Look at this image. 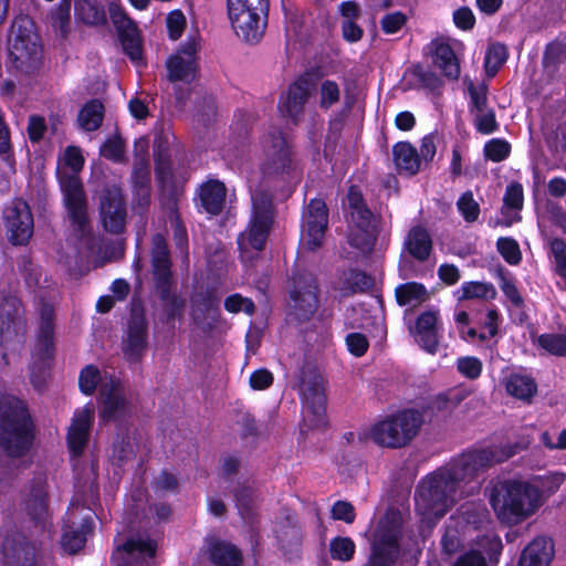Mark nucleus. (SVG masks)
<instances>
[{
	"label": "nucleus",
	"mask_w": 566,
	"mask_h": 566,
	"mask_svg": "<svg viewBox=\"0 0 566 566\" xmlns=\"http://www.w3.org/2000/svg\"><path fill=\"white\" fill-rule=\"evenodd\" d=\"M531 439L522 438L502 447L473 450L463 453L449 467L423 479L415 494L416 510L429 524L442 517L458 499L480 491L479 476L489 468L502 463L525 450Z\"/></svg>",
	"instance_id": "f257e3e1"
},
{
	"label": "nucleus",
	"mask_w": 566,
	"mask_h": 566,
	"mask_svg": "<svg viewBox=\"0 0 566 566\" xmlns=\"http://www.w3.org/2000/svg\"><path fill=\"white\" fill-rule=\"evenodd\" d=\"M32 422L23 401L15 397L0 399V474L11 471V463L23 457L32 442Z\"/></svg>",
	"instance_id": "f03ea898"
},
{
	"label": "nucleus",
	"mask_w": 566,
	"mask_h": 566,
	"mask_svg": "<svg viewBox=\"0 0 566 566\" xmlns=\"http://www.w3.org/2000/svg\"><path fill=\"white\" fill-rule=\"evenodd\" d=\"M486 490L495 515L510 525L528 518L542 505L538 488L525 481H492Z\"/></svg>",
	"instance_id": "7ed1b4c3"
},
{
	"label": "nucleus",
	"mask_w": 566,
	"mask_h": 566,
	"mask_svg": "<svg viewBox=\"0 0 566 566\" xmlns=\"http://www.w3.org/2000/svg\"><path fill=\"white\" fill-rule=\"evenodd\" d=\"M64 163L72 170L71 172L62 171L59 176L64 205L74 231L83 238L91 233V226L86 195L77 175L84 166L81 149L76 146H67L64 151Z\"/></svg>",
	"instance_id": "20e7f679"
},
{
	"label": "nucleus",
	"mask_w": 566,
	"mask_h": 566,
	"mask_svg": "<svg viewBox=\"0 0 566 566\" xmlns=\"http://www.w3.org/2000/svg\"><path fill=\"white\" fill-rule=\"evenodd\" d=\"M9 60L12 66L23 73L38 71L43 62V45L33 20L19 15L12 21L8 35Z\"/></svg>",
	"instance_id": "39448f33"
},
{
	"label": "nucleus",
	"mask_w": 566,
	"mask_h": 566,
	"mask_svg": "<svg viewBox=\"0 0 566 566\" xmlns=\"http://www.w3.org/2000/svg\"><path fill=\"white\" fill-rule=\"evenodd\" d=\"M423 423L424 410L402 409L374 423L368 431V437L380 447L400 449L419 434Z\"/></svg>",
	"instance_id": "423d86ee"
},
{
	"label": "nucleus",
	"mask_w": 566,
	"mask_h": 566,
	"mask_svg": "<svg viewBox=\"0 0 566 566\" xmlns=\"http://www.w3.org/2000/svg\"><path fill=\"white\" fill-rule=\"evenodd\" d=\"M268 7V0H227L228 17L239 39L250 44L262 39Z\"/></svg>",
	"instance_id": "0eeeda50"
},
{
	"label": "nucleus",
	"mask_w": 566,
	"mask_h": 566,
	"mask_svg": "<svg viewBox=\"0 0 566 566\" xmlns=\"http://www.w3.org/2000/svg\"><path fill=\"white\" fill-rule=\"evenodd\" d=\"M252 208L249 228L238 238V244L243 252L249 248L262 250L273 223L274 212L270 195L264 191L255 192L252 196Z\"/></svg>",
	"instance_id": "6e6552de"
},
{
	"label": "nucleus",
	"mask_w": 566,
	"mask_h": 566,
	"mask_svg": "<svg viewBox=\"0 0 566 566\" xmlns=\"http://www.w3.org/2000/svg\"><path fill=\"white\" fill-rule=\"evenodd\" d=\"M300 391L304 401V423L308 428L325 424V387L323 377L312 366L303 367L300 377Z\"/></svg>",
	"instance_id": "1a4fd4ad"
},
{
	"label": "nucleus",
	"mask_w": 566,
	"mask_h": 566,
	"mask_svg": "<svg viewBox=\"0 0 566 566\" xmlns=\"http://www.w3.org/2000/svg\"><path fill=\"white\" fill-rule=\"evenodd\" d=\"M401 524V515L396 511L387 512L384 518L380 520L368 566H391L398 554Z\"/></svg>",
	"instance_id": "9d476101"
},
{
	"label": "nucleus",
	"mask_w": 566,
	"mask_h": 566,
	"mask_svg": "<svg viewBox=\"0 0 566 566\" xmlns=\"http://www.w3.org/2000/svg\"><path fill=\"white\" fill-rule=\"evenodd\" d=\"M54 310L50 304H42L40 308V331L34 352V363L31 367V381L40 389L45 380L46 360L53 356Z\"/></svg>",
	"instance_id": "9b49d317"
},
{
	"label": "nucleus",
	"mask_w": 566,
	"mask_h": 566,
	"mask_svg": "<svg viewBox=\"0 0 566 566\" xmlns=\"http://www.w3.org/2000/svg\"><path fill=\"white\" fill-rule=\"evenodd\" d=\"M264 176H283L294 172L293 153L282 132L270 130L262 140Z\"/></svg>",
	"instance_id": "f8f14e48"
},
{
	"label": "nucleus",
	"mask_w": 566,
	"mask_h": 566,
	"mask_svg": "<svg viewBox=\"0 0 566 566\" xmlns=\"http://www.w3.org/2000/svg\"><path fill=\"white\" fill-rule=\"evenodd\" d=\"M289 307V315L298 322H306L315 314L318 308V287L312 273L302 272L294 276Z\"/></svg>",
	"instance_id": "ddd939ff"
},
{
	"label": "nucleus",
	"mask_w": 566,
	"mask_h": 566,
	"mask_svg": "<svg viewBox=\"0 0 566 566\" xmlns=\"http://www.w3.org/2000/svg\"><path fill=\"white\" fill-rule=\"evenodd\" d=\"M101 410L99 417L105 422H120L133 412V406L127 398L122 382L113 377L99 385Z\"/></svg>",
	"instance_id": "4468645a"
},
{
	"label": "nucleus",
	"mask_w": 566,
	"mask_h": 566,
	"mask_svg": "<svg viewBox=\"0 0 566 566\" xmlns=\"http://www.w3.org/2000/svg\"><path fill=\"white\" fill-rule=\"evenodd\" d=\"M99 217L107 232L113 234L124 232L127 209L122 189L118 186H107L102 190L99 196Z\"/></svg>",
	"instance_id": "2eb2a0df"
},
{
	"label": "nucleus",
	"mask_w": 566,
	"mask_h": 566,
	"mask_svg": "<svg viewBox=\"0 0 566 566\" xmlns=\"http://www.w3.org/2000/svg\"><path fill=\"white\" fill-rule=\"evenodd\" d=\"M147 322L144 311L134 307L128 319L127 333L122 342V350L129 363H139L147 348Z\"/></svg>",
	"instance_id": "dca6fc26"
},
{
	"label": "nucleus",
	"mask_w": 566,
	"mask_h": 566,
	"mask_svg": "<svg viewBox=\"0 0 566 566\" xmlns=\"http://www.w3.org/2000/svg\"><path fill=\"white\" fill-rule=\"evenodd\" d=\"M157 549L155 541L137 536L118 545L113 554L115 566H151Z\"/></svg>",
	"instance_id": "f3484780"
},
{
	"label": "nucleus",
	"mask_w": 566,
	"mask_h": 566,
	"mask_svg": "<svg viewBox=\"0 0 566 566\" xmlns=\"http://www.w3.org/2000/svg\"><path fill=\"white\" fill-rule=\"evenodd\" d=\"M328 224V209L321 199H312L303 214V240L314 251L322 247Z\"/></svg>",
	"instance_id": "a211bd4d"
},
{
	"label": "nucleus",
	"mask_w": 566,
	"mask_h": 566,
	"mask_svg": "<svg viewBox=\"0 0 566 566\" xmlns=\"http://www.w3.org/2000/svg\"><path fill=\"white\" fill-rule=\"evenodd\" d=\"M199 41L196 38L187 40L178 52L170 56L166 63L168 80L170 82H191L197 72V52Z\"/></svg>",
	"instance_id": "6ab92c4d"
},
{
	"label": "nucleus",
	"mask_w": 566,
	"mask_h": 566,
	"mask_svg": "<svg viewBox=\"0 0 566 566\" xmlns=\"http://www.w3.org/2000/svg\"><path fill=\"white\" fill-rule=\"evenodd\" d=\"M149 262L156 289L167 292V286L172 284L171 258L165 237L156 233L151 238L149 249Z\"/></svg>",
	"instance_id": "aec40b11"
},
{
	"label": "nucleus",
	"mask_w": 566,
	"mask_h": 566,
	"mask_svg": "<svg viewBox=\"0 0 566 566\" xmlns=\"http://www.w3.org/2000/svg\"><path fill=\"white\" fill-rule=\"evenodd\" d=\"M6 228L13 244H25L33 233V217L28 203L15 200L6 209Z\"/></svg>",
	"instance_id": "412c9836"
},
{
	"label": "nucleus",
	"mask_w": 566,
	"mask_h": 566,
	"mask_svg": "<svg viewBox=\"0 0 566 566\" xmlns=\"http://www.w3.org/2000/svg\"><path fill=\"white\" fill-rule=\"evenodd\" d=\"M314 91L313 83L307 77H300L291 84L280 98V112L297 123L304 113L305 104Z\"/></svg>",
	"instance_id": "4be33fe9"
},
{
	"label": "nucleus",
	"mask_w": 566,
	"mask_h": 566,
	"mask_svg": "<svg viewBox=\"0 0 566 566\" xmlns=\"http://www.w3.org/2000/svg\"><path fill=\"white\" fill-rule=\"evenodd\" d=\"M25 333V319L20 300L15 296L4 297L0 305V336L2 342H10Z\"/></svg>",
	"instance_id": "5701e85b"
},
{
	"label": "nucleus",
	"mask_w": 566,
	"mask_h": 566,
	"mask_svg": "<svg viewBox=\"0 0 566 566\" xmlns=\"http://www.w3.org/2000/svg\"><path fill=\"white\" fill-rule=\"evenodd\" d=\"M438 319V312L426 311L417 317L415 324L408 326L416 343L430 354H436L439 347Z\"/></svg>",
	"instance_id": "b1692460"
},
{
	"label": "nucleus",
	"mask_w": 566,
	"mask_h": 566,
	"mask_svg": "<svg viewBox=\"0 0 566 566\" xmlns=\"http://www.w3.org/2000/svg\"><path fill=\"white\" fill-rule=\"evenodd\" d=\"M2 554L8 566H32L35 559V547L23 534H8L2 543Z\"/></svg>",
	"instance_id": "393cba45"
},
{
	"label": "nucleus",
	"mask_w": 566,
	"mask_h": 566,
	"mask_svg": "<svg viewBox=\"0 0 566 566\" xmlns=\"http://www.w3.org/2000/svg\"><path fill=\"white\" fill-rule=\"evenodd\" d=\"M94 413L93 406H85L72 420L67 432V444L74 457L81 455L88 442Z\"/></svg>",
	"instance_id": "a878e982"
},
{
	"label": "nucleus",
	"mask_w": 566,
	"mask_h": 566,
	"mask_svg": "<svg viewBox=\"0 0 566 566\" xmlns=\"http://www.w3.org/2000/svg\"><path fill=\"white\" fill-rule=\"evenodd\" d=\"M191 316L201 328H211L219 316V301L211 292L197 293L191 300Z\"/></svg>",
	"instance_id": "bb28decb"
},
{
	"label": "nucleus",
	"mask_w": 566,
	"mask_h": 566,
	"mask_svg": "<svg viewBox=\"0 0 566 566\" xmlns=\"http://www.w3.org/2000/svg\"><path fill=\"white\" fill-rule=\"evenodd\" d=\"M554 554V543L551 538L536 537L522 552L518 566H548Z\"/></svg>",
	"instance_id": "cd10ccee"
},
{
	"label": "nucleus",
	"mask_w": 566,
	"mask_h": 566,
	"mask_svg": "<svg viewBox=\"0 0 566 566\" xmlns=\"http://www.w3.org/2000/svg\"><path fill=\"white\" fill-rule=\"evenodd\" d=\"M25 511L34 522L45 524L49 517V500L46 482L36 479L25 499Z\"/></svg>",
	"instance_id": "c85d7f7f"
},
{
	"label": "nucleus",
	"mask_w": 566,
	"mask_h": 566,
	"mask_svg": "<svg viewBox=\"0 0 566 566\" xmlns=\"http://www.w3.org/2000/svg\"><path fill=\"white\" fill-rule=\"evenodd\" d=\"M226 186L218 180H209L200 187L199 198L205 210L210 214H219L226 203Z\"/></svg>",
	"instance_id": "c756f323"
},
{
	"label": "nucleus",
	"mask_w": 566,
	"mask_h": 566,
	"mask_svg": "<svg viewBox=\"0 0 566 566\" xmlns=\"http://www.w3.org/2000/svg\"><path fill=\"white\" fill-rule=\"evenodd\" d=\"M433 63L444 76L457 80L460 75V64L452 48L442 41L432 42Z\"/></svg>",
	"instance_id": "7c9ffc66"
},
{
	"label": "nucleus",
	"mask_w": 566,
	"mask_h": 566,
	"mask_svg": "<svg viewBox=\"0 0 566 566\" xmlns=\"http://www.w3.org/2000/svg\"><path fill=\"white\" fill-rule=\"evenodd\" d=\"M405 247L418 261H426L432 250V240L428 231L420 226L411 228L407 234Z\"/></svg>",
	"instance_id": "2f4dec72"
},
{
	"label": "nucleus",
	"mask_w": 566,
	"mask_h": 566,
	"mask_svg": "<svg viewBox=\"0 0 566 566\" xmlns=\"http://www.w3.org/2000/svg\"><path fill=\"white\" fill-rule=\"evenodd\" d=\"M504 385L510 396L524 402H531L537 392L535 380L526 375L512 374L505 379Z\"/></svg>",
	"instance_id": "473e14b6"
},
{
	"label": "nucleus",
	"mask_w": 566,
	"mask_h": 566,
	"mask_svg": "<svg viewBox=\"0 0 566 566\" xmlns=\"http://www.w3.org/2000/svg\"><path fill=\"white\" fill-rule=\"evenodd\" d=\"M396 167L400 171L415 175L420 168V157L417 149L407 142L398 143L392 149Z\"/></svg>",
	"instance_id": "72a5a7b5"
},
{
	"label": "nucleus",
	"mask_w": 566,
	"mask_h": 566,
	"mask_svg": "<svg viewBox=\"0 0 566 566\" xmlns=\"http://www.w3.org/2000/svg\"><path fill=\"white\" fill-rule=\"evenodd\" d=\"M210 558L214 566H241L242 554L231 543L218 541L212 544Z\"/></svg>",
	"instance_id": "f704fd0d"
},
{
	"label": "nucleus",
	"mask_w": 566,
	"mask_h": 566,
	"mask_svg": "<svg viewBox=\"0 0 566 566\" xmlns=\"http://www.w3.org/2000/svg\"><path fill=\"white\" fill-rule=\"evenodd\" d=\"M104 118V105L98 99L88 101L80 111L77 123L83 130L98 129Z\"/></svg>",
	"instance_id": "c9c22d12"
},
{
	"label": "nucleus",
	"mask_w": 566,
	"mask_h": 566,
	"mask_svg": "<svg viewBox=\"0 0 566 566\" xmlns=\"http://www.w3.org/2000/svg\"><path fill=\"white\" fill-rule=\"evenodd\" d=\"M397 303L400 306H418L429 297L427 289L417 282H409L396 287Z\"/></svg>",
	"instance_id": "e433bc0d"
},
{
	"label": "nucleus",
	"mask_w": 566,
	"mask_h": 566,
	"mask_svg": "<svg viewBox=\"0 0 566 566\" xmlns=\"http://www.w3.org/2000/svg\"><path fill=\"white\" fill-rule=\"evenodd\" d=\"M566 64V44L563 42H552L546 46L543 56L544 72L553 77L559 71L562 65Z\"/></svg>",
	"instance_id": "4c0bfd02"
},
{
	"label": "nucleus",
	"mask_w": 566,
	"mask_h": 566,
	"mask_svg": "<svg viewBox=\"0 0 566 566\" xmlns=\"http://www.w3.org/2000/svg\"><path fill=\"white\" fill-rule=\"evenodd\" d=\"M75 15L85 24L97 25L106 21L104 9L91 0L75 1Z\"/></svg>",
	"instance_id": "58836bf2"
},
{
	"label": "nucleus",
	"mask_w": 566,
	"mask_h": 566,
	"mask_svg": "<svg viewBox=\"0 0 566 566\" xmlns=\"http://www.w3.org/2000/svg\"><path fill=\"white\" fill-rule=\"evenodd\" d=\"M156 176L161 184H168L172 177V161L166 142L160 140L155 149Z\"/></svg>",
	"instance_id": "ea45409f"
},
{
	"label": "nucleus",
	"mask_w": 566,
	"mask_h": 566,
	"mask_svg": "<svg viewBox=\"0 0 566 566\" xmlns=\"http://www.w3.org/2000/svg\"><path fill=\"white\" fill-rule=\"evenodd\" d=\"M93 530V521L90 517L84 518L78 531H65L62 536V546L70 554L77 553L83 548L86 542V534Z\"/></svg>",
	"instance_id": "a19ab883"
},
{
	"label": "nucleus",
	"mask_w": 566,
	"mask_h": 566,
	"mask_svg": "<svg viewBox=\"0 0 566 566\" xmlns=\"http://www.w3.org/2000/svg\"><path fill=\"white\" fill-rule=\"evenodd\" d=\"M378 234L379 229H357L352 227L348 242L361 252L369 253L376 243Z\"/></svg>",
	"instance_id": "79ce46f5"
},
{
	"label": "nucleus",
	"mask_w": 566,
	"mask_h": 566,
	"mask_svg": "<svg viewBox=\"0 0 566 566\" xmlns=\"http://www.w3.org/2000/svg\"><path fill=\"white\" fill-rule=\"evenodd\" d=\"M71 0H62L51 12V24L55 32L65 38L70 31Z\"/></svg>",
	"instance_id": "37998d69"
},
{
	"label": "nucleus",
	"mask_w": 566,
	"mask_h": 566,
	"mask_svg": "<svg viewBox=\"0 0 566 566\" xmlns=\"http://www.w3.org/2000/svg\"><path fill=\"white\" fill-rule=\"evenodd\" d=\"M371 281L369 276L360 271L350 270L344 273L343 285L340 290L345 295H347L350 293L365 291L369 289Z\"/></svg>",
	"instance_id": "c03bdc74"
},
{
	"label": "nucleus",
	"mask_w": 566,
	"mask_h": 566,
	"mask_svg": "<svg viewBox=\"0 0 566 566\" xmlns=\"http://www.w3.org/2000/svg\"><path fill=\"white\" fill-rule=\"evenodd\" d=\"M507 57L505 45L495 43L492 44L485 55L484 66L485 72L490 77H493L500 67L504 64Z\"/></svg>",
	"instance_id": "a18cd8bd"
},
{
	"label": "nucleus",
	"mask_w": 566,
	"mask_h": 566,
	"mask_svg": "<svg viewBox=\"0 0 566 566\" xmlns=\"http://www.w3.org/2000/svg\"><path fill=\"white\" fill-rule=\"evenodd\" d=\"M171 285L167 286V292L163 293L161 289H156L160 298L165 302V312L167 314V319L171 321L175 318L182 317L185 310V301L176 294L170 293Z\"/></svg>",
	"instance_id": "49530a36"
},
{
	"label": "nucleus",
	"mask_w": 566,
	"mask_h": 566,
	"mask_svg": "<svg viewBox=\"0 0 566 566\" xmlns=\"http://www.w3.org/2000/svg\"><path fill=\"white\" fill-rule=\"evenodd\" d=\"M537 345L555 356H566V335L542 334L537 337Z\"/></svg>",
	"instance_id": "de8ad7c7"
},
{
	"label": "nucleus",
	"mask_w": 566,
	"mask_h": 566,
	"mask_svg": "<svg viewBox=\"0 0 566 566\" xmlns=\"http://www.w3.org/2000/svg\"><path fill=\"white\" fill-rule=\"evenodd\" d=\"M104 380H109V378H102L97 367L88 365L80 374V389L85 395H92L95 391L96 386L98 384L102 385Z\"/></svg>",
	"instance_id": "09e8293b"
},
{
	"label": "nucleus",
	"mask_w": 566,
	"mask_h": 566,
	"mask_svg": "<svg viewBox=\"0 0 566 566\" xmlns=\"http://www.w3.org/2000/svg\"><path fill=\"white\" fill-rule=\"evenodd\" d=\"M457 207L463 219L469 222H475L480 216V205L473 198L472 191H465L457 201Z\"/></svg>",
	"instance_id": "8fccbe9b"
},
{
	"label": "nucleus",
	"mask_w": 566,
	"mask_h": 566,
	"mask_svg": "<svg viewBox=\"0 0 566 566\" xmlns=\"http://www.w3.org/2000/svg\"><path fill=\"white\" fill-rule=\"evenodd\" d=\"M331 556L334 559L348 562L355 553V544L349 537H336L329 544Z\"/></svg>",
	"instance_id": "3c124183"
},
{
	"label": "nucleus",
	"mask_w": 566,
	"mask_h": 566,
	"mask_svg": "<svg viewBox=\"0 0 566 566\" xmlns=\"http://www.w3.org/2000/svg\"><path fill=\"white\" fill-rule=\"evenodd\" d=\"M461 300L469 298H493L496 294L494 287L490 284L481 282H469L465 283L462 289Z\"/></svg>",
	"instance_id": "603ef678"
},
{
	"label": "nucleus",
	"mask_w": 566,
	"mask_h": 566,
	"mask_svg": "<svg viewBox=\"0 0 566 566\" xmlns=\"http://www.w3.org/2000/svg\"><path fill=\"white\" fill-rule=\"evenodd\" d=\"M120 40L124 50L133 61L142 59V46L136 27L122 32Z\"/></svg>",
	"instance_id": "864d4df0"
},
{
	"label": "nucleus",
	"mask_w": 566,
	"mask_h": 566,
	"mask_svg": "<svg viewBox=\"0 0 566 566\" xmlns=\"http://www.w3.org/2000/svg\"><path fill=\"white\" fill-rule=\"evenodd\" d=\"M340 90L339 85L332 80H324L319 86V106L322 108H329L339 101Z\"/></svg>",
	"instance_id": "5fc2aeb1"
},
{
	"label": "nucleus",
	"mask_w": 566,
	"mask_h": 566,
	"mask_svg": "<svg viewBox=\"0 0 566 566\" xmlns=\"http://www.w3.org/2000/svg\"><path fill=\"white\" fill-rule=\"evenodd\" d=\"M500 254L510 264H518L522 260V254L517 242L511 238H500L496 243Z\"/></svg>",
	"instance_id": "6e6d98bb"
},
{
	"label": "nucleus",
	"mask_w": 566,
	"mask_h": 566,
	"mask_svg": "<svg viewBox=\"0 0 566 566\" xmlns=\"http://www.w3.org/2000/svg\"><path fill=\"white\" fill-rule=\"evenodd\" d=\"M125 154V144L119 136L107 139L101 147V155L106 159L119 163Z\"/></svg>",
	"instance_id": "4d7b16f0"
},
{
	"label": "nucleus",
	"mask_w": 566,
	"mask_h": 566,
	"mask_svg": "<svg viewBox=\"0 0 566 566\" xmlns=\"http://www.w3.org/2000/svg\"><path fill=\"white\" fill-rule=\"evenodd\" d=\"M511 146L503 139H492L484 146V155L488 159L499 163L510 155Z\"/></svg>",
	"instance_id": "13d9d810"
},
{
	"label": "nucleus",
	"mask_w": 566,
	"mask_h": 566,
	"mask_svg": "<svg viewBox=\"0 0 566 566\" xmlns=\"http://www.w3.org/2000/svg\"><path fill=\"white\" fill-rule=\"evenodd\" d=\"M132 179L133 187L150 186L149 164L144 156L136 157Z\"/></svg>",
	"instance_id": "bf43d9fd"
},
{
	"label": "nucleus",
	"mask_w": 566,
	"mask_h": 566,
	"mask_svg": "<svg viewBox=\"0 0 566 566\" xmlns=\"http://www.w3.org/2000/svg\"><path fill=\"white\" fill-rule=\"evenodd\" d=\"M473 118L475 128L481 134H492L497 129L495 113L491 108L473 114Z\"/></svg>",
	"instance_id": "052dcab7"
},
{
	"label": "nucleus",
	"mask_w": 566,
	"mask_h": 566,
	"mask_svg": "<svg viewBox=\"0 0 566 566\" xmlns=\"http://www.w3.org/2000/svg\"><path fill=\"white\" fill-rule=\"evenodd\" d=\"M468 91L471 97V114H476L479 112H483L489 109L488 107V95H486V86L480 85L475 86L473 83H470L468 86Z\"/></svg>",
	"instance_id": "680f3d73"
},
{
	"label": "nucleus",
	"mask_w": 566,
	"mask_h": 566,
	"mask_svg": "<svg viewBox=\"0 0 566 566\" xmlns=\"http://www.w3.org/2000/svg\"><path fill=\"white\" fill-rule=\"evenodd\" d=\"M457 368L464 377L476 379L482 373V361L472 356L461 357L457 361Z\"/></svg>",
	"instance_id": "e2e57ef3"
},
{
	"label": "nucleus",
	"mask_w": 566,
	"mask_h": 566,
	"mask_svg": "<svg viewBox=\"0 0 566 566\" xmlns=\"http://www.w3.org/2000/svg\"><path fill=\"white\" fill-rule=\"evenodd\" d=\"M353 227L357 229H379V222L371 211L366 207L350 211Z\"/></svg>",
	"instance_id": "0e129e2a"
},
{
	"label": "nucleus",
	"mask_w": 566,
	"mask_h": 566,
	"mask_svg": "<svg viewBox=\"0 0 566 566\" xmlns=\"http://www.w3.org/2000/svg\"><path fill=\"white\" fill-rule=\"evenodd\" d=\"M551 251L555 259V271L566 282V242L562 239L552 240Z\"/></svg>",
	"instance_id": "69168bd1"
},
{
	"label": "nucleus",
	"mask_w": 566,
	"mask_h": 566,
	"mask_svg": "<svg viewBox=\"0 0 566 566\" xmlns=\"http://www.w3.org/2000/svg\"><path fill=\"white\" fill-rule=\"evenodd\" d=\"M407 21L408 18L405 13L396 11L384 15L380 20V27L386 34H394L398 32Z\"/></svg>",
	"instance_id": "338daca9"
},
{
	"label": "nucleus",
	"mask_w": 566,
	"mask_h": 566,
	"mask_svg": "<svg viewBox=\"0 0 566 566\" xmlns=\"http://www.w3.org/2000/svg\"><path fill=\"white\" fill-rule=\"evenodd\" d=\"M224 307L230 313H239L240 311L247 314L254 313V304L250 298L243 297L240 294H233L226 298Z\"/></svg>",
	"instance_id": "774afa93"
}]
</instances>
